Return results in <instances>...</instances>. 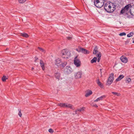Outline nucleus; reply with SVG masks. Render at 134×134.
<instances>
[{
	"label": "nucleus",
	"mask_w": 134,
	"mask_h": 134,
	"mask_svg": "<svg viewBox=\"0 0 134 134\" xmlns=\"http://www.w3.org/2000/svg\"><path fill=\"white\" fill-rule=\"evenodd\" d=\"M116 5L114 3L110 2H108L104 5V8L105 10L108 13H112L116 9Z\"/></svg>",
	"instance_id": "1"
},
{
	"label": "nucleus",
	"mask_w": 134,
	"mask_h": 134,
	"mask_svg": "<svg viewBox=\"0 0 134 134\" xmlns=\"http://www.w3.org/2000/svg\"><path fill=\"white\" fill-rule=\"evenodd\" d=\"M61 55L62 57L65 59L68 58L71 55L70 52L67 49H64L61 52Z\"/></svg>",
	"instance_id": "2"
},
{
	"label": "nucleus",
	"mask_w": 134,
	"mask_h": 134,
	"mask_svg": "<svg viewBox=\"0 0 134 134\" xmlns=\"http://www.w3.org/2000/svg\"><path fill=\"white\" fill-rule=\"evenodd\" d=\"M104 0H94V4L97 7L100 8L104 4Z\"/></svg>",
	"instance_id": "3"
},
{
	"label": "nucleus",
	"mask_w": 134,
	"mask_h": 134,
	"mask_svg": "<svg viewBox=\"0 0 134 134\" xmlns=\"http://www.w3.org/2000/svg\"><path fill=\"white\" fill-rule=\"evenodd\" d=\"M114 79V75L113 73H111L108 79L106 85L109 86L113 82Z\"/></svg>",
	"instance_id": "4"
},
{
	"label": "nucleus",
	"mask_w": 134,
	"mask_h": 134,
	"mask_svg": "<svg viewBox=\"0 0 134 134\" xmlns=\"http://www.w3.org/2000/svg\"><path fill=\"white\" fill-rule=\"evenodd\" d=\"M74 63L77 67H79L81 65V62L80 59L78 58L77 56L75 57L74 59Z\"/></svg>",
	"instance_id": "5"
},
{
	"label": "nucleus",
	"mask_w": 134,
	"mask_h": 134,
	"mask_svg": "<svg viewBox=\"0 0 134 134\" xmlns=\"http://www.w3.org/2000/svg\"><path fill=\"white\" fill-rule=\"evenodd\" d=\"M65 70L67 74H69L72 72V69L70 66H67L66 67Z\"/></svg>",
	"instance_id": "6"
},
{
	"label": "nucleus",
	"mask_w": 134,
	"mask_h": 134,
	"mask_svg": "<svg viewBox=\"0 0 134 134\" xmlns=\"http://www.w3.org/2000/svg\"><path fill=\"white\" fill-rule=\"evenodd\" d=\"M82 74V73L81 71L77 72L74 75L75 78L76 79L81 78Z\"/></svg>",
	"instance_id": "7"
},
{
	"label": "nucleus",
	"mask_w": 134,
	"mask_h": 134,
	"mask_svg": "<svg viewBox=\"0 0 134 134\" xmlns=\"http://www.w3.org/2000/svg\"><path fill=\"white\" fill-rule=\"evenodd\" d=\"M61 63V59L59 58L56 59L55 60V64L58 66H61L60 63Z\"/></svg>",
	"instance_id": "8"
},
{
	"label": "nucleus",
	"mask_w": 134,
	"mask_h": 134,
	"mask_svg": "<svg viewBox=\"0 0 134 134\" xmlns=\"http://www.w3.org/2000/svg\"><path fill=\"white\" fill-rule=\"evenodd\" d=\"M121 61L124 63H126L127 62L128 59L127 58L123 55L120 58Z\"/></svg>",
	"instance_id": "9"
},
{
	"label": "nucleus",
	"mask_w": 134,
	"mask_h": 134,
	"mask_svg": "<svg viewBox=\"0 0 134 134\" xmlns=\"http://www.w3.org/2000/svg\"><path fill=\"white\" fill-rule=\"evenodd\" d=\"M85 108L84 107H82L80 109H76L75 111V114H79V111L81 112V111H83Z\"/></svg>",
	"instance_id": "10"
},
{
	"label": "nucleus",
	"mask_w": 134,
	"mask_h": 134,
	"mask_svg": "<svg viewBox=\"0 0 134 134\" xmlns=\"http://www.w3.org/2000/svg\"><path fill=\"white\" fill-rule=\"evenodd\" d=\"M40 63L41 66L42 68V70H44L45 69V66L42 60H40Z\"/></svg>",
	"instance_id": "11"
},
{
	"label": "nucleus",
	"mask_w": 134,
	"mask_h": 134,
	"mask_svg": "<svg viewBox=\"0 0 134 134\" xmlns=\"http://www.w3.org/2000/svg\"><path fill=\"white\" fill-rule=\"evenodd\" d=\"M105 96L104 95L102 96L99 97L98 98L94 100V102H97L100 100H102L103 98H105Z\"/></svg>",
	"instance_id": "12"
},
{
	"label": "nucleus",
	"mask_w": 134,
	"mask_h": 134,
	"mask_svg": "<svg viewBox=\"0 0 134 134\" xmlns=\"http://www.w3.org/2000/svg\"><path fill=\"white\" fill-rule=\"evenodd\" d=\"M92 92L91 90H88L87 93L85 94V96L86 97H88L92 94Z\"/></svg>",
	"instance_id": "13"
},
{
	"label": "nucleus",
	"mask_w": 134,
	"mask_h": 134,
	"mask_svg": "<svg viewBox=\"0 0 134 134\" xmlns=\"http://www.w3.org/2000/svg\"><path fill=\"white\" fill-rule=\"evenodd\" d=\"M82 52L84 54H89L90 53V52L85 49L82 48Z\"/></svg>",
	"instance_id": "14"
},
{
	"label": "nucleus",
	"mask_w": 134,
	"mask_h": 134,
	"mask_svg": "<svg viewBox=\"0 0 134 134\" xmlns=\"http://www.w3.org/2000/svg\"><path fill=\"white\" fill-rule=\"evenodd\" d=\"M124 77V76L123 75H120L116 79L115 81L116 82L118 81L121 80Z\"/></svg>",
	"instance_id": "15"
},
{
	"label": "nucleus",
	"mask_w": 134,
	"mask_h": 134,
	"mask_svg": "<svg viewBox=\"0 0 134 134\" xmlns=\"http://www.w3.org/2000/svg\"><path fill=\"white\" fill-rule=\"evenodd\" d=\"M97 82L98 85L101 88H103V84L99 81V79H97Z\"/></svg>",
	"instance_id": "16"
},
{
	"label": "nucleus",
	"mask_w": 134,
	"mask_h": 134,
	"mask_svg": "<svg viewBox=\"0 0 134 134\" xmlns=\"http://www.w3.org/2000/svg\"><path fill=\"white\" fill-rule=\"evenodd\" d=\"M55 77L58 79V80L59 79L60 77V74L59 73V72H57L55 74Z\"/></svg>",
	"instance_id": "17"
},
{
	"label": "nucleus",
	"mask_w": 134,
	"mask_h": 134,
	"mask_svg": "<svg viewBox=\"0 0 134 134\" xmlns=\"http://www.w3.org/2000/svg\"><path fill=\"white\" fill-rule=\"evenodd\" d=\"M97 58L96 57H94L91 61V63H96V62Z\"/></svg>",
	"instance_id": "18"
},
{
	"label": "nucleus",
	"mask_w": 134,
	"mask_h": 134,
	"mask_svg": "<svg viewBox=\"0 0 134 134\" xmlns=\"http://www.w3.org/2000/svg\"><path fill=\"white\" fill-rule=\"evenodd\" d=\"M66 104V103H60L58 105L61 107H65Z\"/></svg>",
	"instance_id": "19"
},
{
	"label": "nucleus",
	"mask_w": 134,
	"mask_h": 134,
	"mask_svg": "<svg viewBox=\"0 0 134 134\" xmlns=\"http://www.w3.org/2000/svg\"><path fill=\"white\" fill-rule=\"evenodd\" d=\"M65 107L66 108H69L71 109L72 108V105L71 104L66 103Z\"/></svg>",
	"instance_id": "20"
},
{
	"label": "nucleus",
	"mask_w": 134,
	"mask_h": 134,
	"mask_svg": "<svg viewBox=\"0 0 134 134\" xmlns=\"http://www.w3.org/2000/svg\"><path fill=\"white\" fill-rule=\"evenodd\" d=\"M67 62H64L61 64V66L63 68H64L67 65Z\"/></svg>",
	"instance_id": "21"
},
{
	"label": "nucleus",
	"mask_w": 134,
	"mask_h": 134,
	"mask_svg": "<svg viewBox=\"0 0 134 134\" xmlns=\"http://www.w3.org/2000/svg\"><path fill=\"white\" fill-rule=\"evenodd\" d=\"M21 36H22L25 37L26 38L28 37L29 36L28 34L26 33H24L21 34Z\"/></svg>",
	"instance_id": "22"
},
{
	"label": "nucleus",
	"mask_w": 134,
	"mask_h": 134,
	"mask_svg": "<svg viewBox=\"0 0 134 134\" xmlns=\"http://www.w3.org/2000/svg\"><path fill=\"white\" fill-rule=\"evenodd\" d=\"M134 34V33L133 32H132L128 34L127 35V36L128 37H130L132 36Z\"/></svg>",
	"instance_id": "23"
},
{
	"label": "nucleus",
	"mask_w": 134,
	"mask_h": 134,
	"mask_svg": "<svg viewBox=\"0 0 134 134\" xmlns=\"http://www.w3.org/2000/svg\"><path fill=\"white\" fill-rule=\"evenodd\" d=\"M97 52H98L97 48V47H96L94 49L93 51V54H96Z\"/></svg>",
	"instance_id": "24"
},
{
	"label": "nucleus",
	"mask_w": 134,
	"mask_h": 134,
	"mask_svg": "<svg viewBox=\"0 0 134 134\" xmlns=\"http://www.w3.org/2000/svg\"><path fill=\"white\" fill-rule=\"evenodd\" d=\"M112 93L117 96H120V93H118V92H112Z\"/></svg>",
	"instance_id": "25"
},
{
	"label": "nucleus",
	"mask_w": 134,
	"mask_h": 134,
	"mask_svg": "<svg viewBox=\"0 0 134 134\" xmlns=\"http://www.w3.org/2000/svg\"><path fill=\"white\" fill-rule=\"evenodd\" d=\"M38 49H39V50L41 51L42 52H43L44 53H45V50L42 48H41L39 47H38Z\"/></svg>",
	"instance_id": "26"
},
{
	"label": "nucleus",
	"mask_w": 134,
	"mask_h": 134,
	"mask_svg": "<svg viewBox=\"0 0 134 134\" xmlns=\"http://www.w3.org/2000/svg\"><path fill=\"white\" fill-rule=\"evenodd\" d=\"M129 5H126L125 7L124 8V9L127 11L129 9Z\"/></svg>",
	"instance_id": "27"
},
{
	"label": "nucleus",
	"mask_w": 134,
	"mask_h": 134,
	"mask_svg": "<svg viewBox=\"0 0 134 134\" xmlns=\"http://www.w3.org/2000/svg\"><path fill=\"white\" fill-rule=\"evenodd\" d=\"M7 79V78L6 77V76H3L2 78V80L3 82L5 81Z\"/></svg>",
	"instance_id": "28"
},
{
	"label": "nucleus",
	"mask_w": 134,
	"mask_h": 134,
	"mask_svg": "<svg viewBox=\"0 0 134 134\" xmlns=\"http://www.w3.org/2000/svg\"><path fill=\"white\" fill-rule=\"evenodd\" d=\"M18 110L19 111L18 114L20 117H21V116L22 115V114L21 112V109H18Z\"/></svg>",
	"instance_id": "29"
},
{
	"label": "nucleus",
	"mask_w": 134,
	"mask_h": 134,
	"mask_svg": "<svg viewBox=\"0 0 134 134\" xmlns=\"http://www.w3.org/2000/svg\"><path fill=\"white\" fill-rule=\"evenodd\" d=\"M126 12V11L124 9V8H122L121 11L120 13L122 14H123L125 12Z\"/></svg>",
	"instance_id": "30"
},
{
	"label": "nucleus",
	"mask_w": 134,
	"mask_h": 134,
	"mask_svg": "<svg viewBox=\"0 0 134 134\" xmlns=\"http://www.w3.org/2000/svg\"><path fill=\"white\" fill-rule=\"evenodd\" d=\"M26 0H18L19 2L20 3H24Z\"/></svg>",
	"instance_id": "31"
},
{
	"label": "nucleus",
	"mask_w": 134,
	"mask_h": 134,
	"mask_svg": "<svg viewBox=\"0 0 134 134\" xmlns=\"http://www.w3.org/2000/svg\"><path fill=\"white\" fill-rule=\"evenodd\" d=\"M131 81V79L130 78H126V83H129Z\"/></svg>",
	"instance_id": "32"
},
{
	"label": "nucleus",
	"mask_w": 134,
	"mask_h": 134,
	"mask_svg": "<svg viewBox=\"0 0 134 134\" xmlns=\"http://www.w3.org/2000/svg\"><path fill=\"white\" fill-rule=\"evenodd\" d=\"M82 48L80 47L78 49H77L76 50L79 52H82Z\"/></svg>",
	"instance_id": "33"
},
{
	"label": "nucleus",
	"mask_w": 134,
	"mask_h": 134,
	"mask_svg": "<svg viewBox=\"0 0 134 134\" xmlns=\"http://www.w3.org/2000/svg\"><path fill=\"white\" fill-rule=\"evenodd\" d=\"M96 56L97 57H98V58H100L101 56L100 52H99L98 54H97Z\"/></svg>",
	"instance_id": "34"
},
{
	"label": "nucleus",
	"mask_w": 134,
	"mask_h": 134,
	"mask_svg": "<svg viewBox=\"0 0 134 134\" xmlns=\"http://www.w3.org/2000/svg\"><path fill=\"white\" fill-rule=\"evenodd\" d=\"M48 131L49 132H50L51 133H52L53 132V130L51 129H49Z\"/></svg>",
	"instance_id": "35"
},
{
	"label": "nucleus",
	"mask_w": 134,
	"mask_h": 134,
	"mask_svg": "<svg viewBox=\"0 0 134 134\" xmlns=\"http://www.w3.org/2000/svg\"><path fill=\"white\" fill-rule=\"evenodd\" d=\"M126 35V34L125 32H122V33H120L119 34V35L120 36L125 35Z\"/></svg>",
	"instance_id": "36"
},
{
	"label": "nucleus",
	"mask_w": 134,
	"mask_h": 134,
	"mask_svg": "<svg viewBox=\"0 0 134 134\" xmlns=\"http://www.w3.org/2000/svg\"><path fill=\"white\" fill-rule=\"evenodd\" d=\"M92 106L96 108H97L98 107V106L96 104H93V105H92Z\"/></svg>",
	"instance_id": "37"
},
{
	"label": "nucleus",
	"mask_w": 134,
	"mask_h": 134,
	"mask_svg": "<svg viewBox=\"0 0 134 134\" xmlns=\"http://www.w3.org/2000/svg\"><path fill=\"white\" fill-rule=\"evenodd\" d=\"M67 39L68 40H70L72 38V37L71 36H69L66 37Z\"/></svg>",
	"instance_id": "38"
},
{
	"label": "nucleus",
	"mask_w": 134,
	"mask_h": 134,
	"mask_svg": "<svg viewBox=\"0 0 134 134\" xmlns=\"http://www.w3.org/2000/svg\"><path fill=\"white\" fill-rule=\"evenodd\" d=\"M38 59V58L37 57H35V62H36V61Z\"/></svg>",
	"instance_id": "39"
},
{
	"label": "nucleus",
	"mask_w": 134,
	"mask_h": 134,
	"mask_svg": "<svg viewBox=\"0 0 134 134\" xmlns=\"http://www.w3.org/2000/svg\"><path fill=\"white\" fill-rule=\"evenodd\" d=\"M100 59V58H98L97 59V62H99Z\"/></svg>",
	"instance_id": "40"
},
{
	"label": "nucleus",
	"mask_w": 134,
	"mask_h": 134,
	"mask_svg": "<svg viewBox=\"0 0 134 134\" xmlns=\"http://www.w3.org/2000/svg\"><path fill=\"white\" fill-rule=\"evenodd\" d=\"M133 43H134V40H133Z\"/></svg>",
	"instance_id": "41"
},
{
	"label": "nucleus",
	"mask_w": 134,
	"mask_h": 134,
	"mask_svg": "<svg viewBox=\"0 0 134 134\" xmlns=\"http://www.w3.org/2000/svg\"><path fill=\"white\" fill-rule=\"evenodd\" d=\"M34 69V68H32V70H33V69Z\"/></svg>",
	"instance_id": "42"
}]
</instances>
